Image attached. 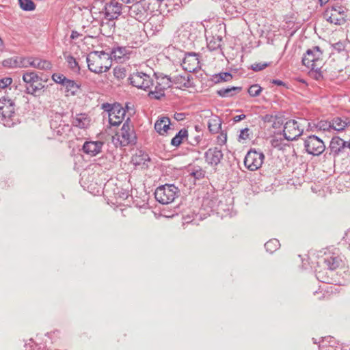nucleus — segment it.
Here are the masks:
<instances>
[{"mask_svg":"<svg viewBox=\"0 0 350 350\" xmlns=\"http://www.w3.org/2000/svg\"><path fill=\"white\" fill-rule=\"evenodd\" d=\"M125 109L120 104L117 105V110L109 114V122L111 126L119 125L124 118Z\"/></svg>","mask_w":350,"mask_h":350,"instance_id":"aec40b11","label":"nucleus"},{"mask_svg":"<svg viewBox=\"0 0 350 350\" xmlns=\"http://www.w3.org/2000/svg\"><path fill=\"white\" fill-rule=\"evenodd\" d=\"M330 122L332 130L340 131L350 124V119L345 118V120H342L341 118L336 117L333 118Z\"/></svg>","mask_w":350,"mask_h":350,"instance_id":"b1692460","label":"nucleus"},{"mask_svg":"<svg viewBox=\"0 0 350 350\" xmlns=\"http://www.w3.org/2000/svg\"><path fill=\"white\" fill-rule=\"evenodd\" d=\"M4 49V43L1 38L0 37V52Z\"/></svg>","mask_w":350,"mask_h":350,"instance_id":"e2e57ef3","label":"nucleus"},{"mask_svg":"<svg viewBox=\"0 0 350 350\" xmlns=\"http://www.w3.org/2000/svg\"><path fill=\"white\" fill-rule=\"evenodd\" d=\"M179 189L174 185L165 184L157 188L154 192L156 200L163 204H168L178 197Z\"/></svg>","mask_w":350,"mask_h":350,"instance_id":"20e7f679","label":"nucleus"},{"mask_svg":"<svg viewBox=\"0 0 350 350\" xmlns=\"http://www.w3.org/2000/svg\"><path fill=\"white\" fill-rule=\"evenodd\" d=\"M250 129L248 128H245L241 130L240 134L239 135L238 140L239 142L245 141L250 137Z\"/></svg>","mask_w":350,"mask_h":350,"instance_id":"49530a36","label":"nucleus"},{"mask_svg":"<svg viewBox=\"0 0 350 350\" xmlns=\"http://www.w3.org/2000/svg\"><path fill=\"white\" fill-rule=\"evenodd\" d=\"M280 246L279 241L275 239H271L265 244V250L271 254L276 251Z\"/></svg>","mask_w":350,"mask_h":350,"instance_id":"473e14b6","label":"nucleus"},{"mask_svg":"<svg viewBox=\"0 0 350 350\" xmlns=\"http://www.w3.org/2000/svg\"><path fill=\"white\" fill-rule=\"evenodd\" d=\"M341 259L338 256H329L324 258L325 266L330 270H335L340 266Z\"/></svg>","mask_w":350,"mask_h":350,"instance_id":"cd10ccee","label":"nucleus"},{"mask_svg":"<svg viewBox=\"0 0 350 350\" xmlns=\"http://www.w3.org/2000/svg\"><path fill=\"white\" fill-rule=\"evenodd\" d=\"M200 136H198V137H196L194 140H195V143H191L190 142V144L193 146H196V144H198V142H200Z\"/></svg>","mask_w":350,"mask_h":350,"instance_id":"052dcab7","label":"nucleus"},{"mask_svg":"<svg viewBox=\"0 0 350 350\" xmlns=\"http://www.w3.org/2000/svg\"><path fill=\"white\" fill-rule=\"evenodd\" d=\"M303 64L308 68L321 69L323 64V52L317 46L306 51L302 58Z\"/></svg>","mask_w":350,"mask_h":350,"instance_id":"423d86ee","label":"nucleus"},{"mask_svg":"<svg viewBox=\"0 0 350 350\" xmlns=\"http://www.w3.org/2000/svg\"><path fill=\"white\" fill-rule=\"evenodd\" d=\"M175 5H178L179 4H178V2H176V3H175Z\"/></svg>","mask_w":350,"mask_h":350,"instance_id":"774afa93","label":"nucleus"},{"mask_svg":"<svg viewBox=\"0 0 350 350\" xmlns=\"http://www.w3.org/2000/svg\"><path fill=\"white\" fill-rule=\"evenodd\" d=\"M31 59H34L33 57H28L27 59L25 58H21V60L20 62H22V64H25L26 65L29 66V63L31 62Z\"/></svg>","mask_w":350,"mask_h":350,"instance_id":"13d9d810","label":"nucleus"},{"mask_svg":"<svg viewBox=\"0 0 350 350\" xmlns=\"http://www.w3.org/2000/svg\"><path fill=\"white\" fill-rule=\"evenodd\" d=\"M147 27H150L154 31H159L163 27L161 24V16H152L148 19L146 24Z\"/></svg>","mask_w":350,"mask_h":350,"instance_id":"c85d7f7f","label":"nucleus"},{"mask_svg":"<svg viewBox=\"0 0 350 350\" xmlns=\"http://www.w3.org/2000/svg\"><path fill=\"white\" fill-rule=\"evenodd\" d=\"M154 3V0H141L129 7L128 13L130 16L139 22L146 21L152 10L150 6Z\"/></svg>","mask_w":350,"mask_h":350,"instance_id":"7ed1b4c3","label":"nucleus"},{"mask_svg":"<svg viewBox=\"0 0 350 350\" xmlns=\"http://www.w3.org/2000/svg\"><path fill=\"white\" fill-rule=\"evenodd\" d=\"M103 144L101 141H88L84 143L82 149L86 154L94 157L101 152Z\"/></svg>","mask_w":350,"mask_h":350,"instance_id":"a211bd4d","label":"nucleus"},{"mask_svg":"<svg viewBox=\"0 0 350 350\" xmlns=\"http://www.w3.org/2000/svg\"><path fill=\"white\" fill-rule=\"evenodd\" d=\"M23 80L25 83L26 93L35 95L37 92L44 88L42 79L35 71H27L23 75Z\"/></svg>","mask_w":350,"mask_h":350,"instance_id":"0eeeda50","label":"nucleus"},{"mask_svg":"<svg viewBox=\"0 0 350 350\" xmlns=\"http://www.w3.org/2000/svg\"><path fill=\"white\" fill-rule=\"evenodd\" d=\"M16 105L13 100L3 97L0 99V122L6 126L14 124Z\"/></svg>","mask_w":350,"mask_h":350,"instance_id":"39448f33","label":"nucleus"},{"mask_svg":"<svg viewBox=\"0 0 350 350\" xmlns=\"http://www.w3.org/2000/svg\"><path fill=\"white\" fill-rule=\"evenodd\" d=\"M165 90V88H163L162 86L159 85V83H158V81H157L154 90H150L149 95H152L153 97L156 99H160L162 96H164Z\"/></svg>","mask_w":350,"mask_h":350,"instance_id":"e433bc0d","label":"nucleus"},{"mask_svg":"<svg viewBox=\"0 0 350 350\" xmlns=\"http://www.w3.org/2000/svg\"><path fill=\"white\" fill-rule=\"evenodd\" d=\"M191 175L196 178V179H200L204 177V173L202 170H197L196 172H193L191 173Z\"/></svg>","mask_w":350,"mask_h":350,"instance_id":"864d4df0","label":"nucleus"},{"mask_svg":"<svg viewBox=\"0 0 350 350\" xmlns=\"http://www.w3.org/2000/svg\"><path fill=\"white\" fill-rule=\"evenodd\" d=\"M283 133L286 139L293 141L303 133V129L299 127L296 120H290L285 123Z\"/></svg>","mask_w":350,"mask_h":350,"instance_id":"f8f14e48","label":"nucleus"},{"mask_svg":"<svg viewBox=\"0 0 350 350\" xmlns=\"http://www.w3.org/2000/svg\"><path fill=\"white\" fill-rule=\"evenodd\" d=\"M66 116L62 113H55L50 121V126L57 135L70 131L69 124L64 119Z\"/></svg>","mask_w":350,"mask_h":350,"instance_id":"ddd939ff","label":"nucleus"},{"mask_svg":"<svg viewBox=\"0 0 350 350\" xmlns=\"http://www.w3.org/2000/svg\"><path fill=\"white\" fill-rule=\"evenodd\" d=\"M329 0H319L321 5H325L328 2Z\"/></svg>","mask_w":350,"mask_h":350,"instance_id":"69168bd1","label":"nucleus"},{"mask_svg":"<svg viewBox=\"0 0 350 350\" xmlns=\"http://www.w3.org/2000/svg\"><path fill=\"white\" fill-rule=\"evenodd\" d=\"M221 150L217 147L209 148L204 154L206 161L211 165H217L223 158Z\"/></svg>","mask_w":350,"mask_h":350,"instance_id":"f3484780","label":"nucleus"},{"mask_svg":"<svg viewBox=\"0 0 350 350\" xmlns=\"http://www.w3.org/2000/svg\"><path fill=\"white\" fill-rule=\"evenodd\" d=\"M271 83L277 85H285V83L279 79H273Z\"/></svg>","mask_w":350,"mask_h":350,"instance_id":"bf43d9fd","label":"nucleus"},{"mask_svg":"<svg viewBox=\"0 0 350 350\" xmlns=\"http://www.w3.org/2000/svg\"><path fill=\"white\" fill-rule=\"evenodd\" d=\"M52 79L56 83L61 84L62 86L68 79L64 75L59 73H54L52 75Z\"/></svg>","mask_w":350,"mask_h":350,"instance_id":"c03bdc74","label":"nucleus"},{"mask_svg":"<svg viewBox=\"0 0 350 350\" xmlns=\"http://www.w3.org/2000/svg\"><path fill=\"white\" fill-rule=\"evenodd\" d=\"M65 59L68 63V67L73 71L79 72L80 67L76 59L71 55H64Z\"/></svg>","mask_w":350,"mask_h":350,"instance_id":"72a5a7b5","label":"nucleus"},{"mask_svg":"<svg viewBox=\"0 0 350 350\" xmlns=\"http://www.w3.org/2000/svg\"><path fill=\"white\" fill-rule=\"evenodd\" d=\"M345 10L340 6L332 7L330 10H326L325 17L327 21L335 25H343L346 22Z\"/></svg>","mask_w":350,"mask_h":350,"instance_id":"9b49d317","label":"nucleus"},{"mask_svg":"<svg viewBox=\"0 0 350 350\" xmlns=\"http://www.w3.org/2000/svg\"><path fill=\"white\" fill-rule=\"evenodd\" d=\"M232 75L228 72H221L218 74L213 75L211 80L215 83H219L221 82H228L231 81Z\"/></svg>","mask_w":350,"mask_h":350,"instance_id":"7c9ffc66","label":"nucleus"},{"mask_svg":"<svg viewBox=\"0 0 350 350\" xmlns=\"http://www.w3.org/2000/svg\"><path fill=\"white\" fill-rule=\"evenodd\" d=\"M117 105L118 104L111 105L109 103H105L102 105V109H104L105 111H107L109 115L111 112L116 111L117 110Z\"/></svg>","mask_w":350,"mask_h":350,"instance_id":"a18cd8bd","label":"nucleus"},{"mask_svg":"<svg viewBox=\"0 0 350 350\" xmlns=\"http://www.w3.org/2000/svg\"><path fill=\"white\" fill-rule=\"evenodd\" d=\"M105 14L107 19L112 21L118 18L122 12V5L115 1L107 3L105 7Z\"/></svg>","mask_w":350,"mask_h":350,"instance_id":"dca6fc26","label":"nucleus"},{"mask_svg":"<svg viewBox=\"0 0 350 350\" xmlns=\"http://www.w3.org/2000/svg\"><path fill=\"white\" fill-rule=\"evenodd\" d=\"M221 126V121L217 118L210 120L208 123V129L211 133H217Z\"/></svg>","mask_w":350,"mask_h":350,"instance_id":"c9c22d12","label":"nucleus"},{"mask_svg":"<svg viewBox=\"0 0 350 350\" xmlns=\"http://www.w3.org/2000/svg\"><path fill=\"white\" fill-rule=\"evenodd\" d=\"M264 159L265 155L262 152L251 150L245 157L244 164L248 170L255 171L261 167Z\"/></svg>","mask_w":350,"mask_h":350,"instance_id":"9d476101","label":"nucleus"},{"mask_svg":"<svg viewBox=\"0 0 350 350\" xmlns=\"http://www.w3.org/2000/svg\"><path fill=\"white\" fill-rule=\"evenodd\" d=\"M113 75L118 79H122L126 77V69L122 66H116L113 68Z\"/></svg>","mask_w":350,"mask_h":350,"instance_id":"79ce46f5","label":"nucleus"},{"mask_svg":"<svg viewBox=\"0 0 350 350\" xmlns=\"http://www.w3.org/2000/svg\"><path fill=\"white\" fill-rule=\"evenodd\" d=\"M130 118H128L123 124L120 131L113 137L112 142L116 146H126L136 142V135L133 126L130 124Z\"/></svg>","mask_w":350,"mask_h":350,"instance_id":"f03ea898","label":"nucleus"},{"mask_svg":"<svg viewBox=\"0 0 350 350\" xmlns=\"http://www.w3.org/2000/svg\"><path fill=\"white\" fill-rule=\"evenodd\" d=\"M129 53V49L124 46H118L111 50L109 55L111 60L114 59L116 61L122 62V59H124Z\"/></svg>","mask_w":350,"mask_h":350,"instance_id":"5701e85b","label":"nucleus"},{"mask_svg":"<svg viewBox=\"0 0 350 350\" xmlns=\"http://www.w3.org/2000/svg\"><path fill=\"white\" fill-rule=\"evenodd\" d=\"M183 68L189 72H196L200 68V61L196 53H188L182 63Z\"/></svg>","mask_w":350,"mask_h":350,"instance_id":"2eb2a0df","label":"nucleus"},{"mask_svg":"<svg viewBox=\"0 0 350 350\" xmlns=\"http://www.w3.org/2000/svg\"><path fill=\"white\" fill-rule=\"evenodd\" d=\"M268 66L267 63H256L252 65V69L258 72L265 69Z\"/></svg>","mask_w":350,"mask_h":350,"instance_id":"8fccbe9b","label":"nucleus"},{"mask_svg":"<svg viewBox=\"0 0 350 350\" xmlns=\"http://www.w3.org/2000/svg\"><path fill=\"white\" fill-rule=\"evenodd\" d=\"M86 62L88 69L94 73L105 72L111 66V60L109 53L104 51H92L90 53Z\"/></svg>","mask_w":350,"mask_h":350,"instance_id":"f257e3e1","label":"nucleus"},{"mask_svg":"<svg viewBox=\"0 0 350 350\" xmlns=\"http://www.w3.org/2000/svg\"><path fill=\"white\" fill-rule=\"evenodd\" d=\"M262 88L258 84L252 85L248 89V93L251 96H257L262 92Z\"/></svg>","mask_w":350,"mask_h":350,"instance_id":"37998d69","label":"nucleus"},{"mask_svg":"<svg viewBox=\"0 0 350 350\" xmlns=\"http://www.w3.org/2000/svg\"><path fill=\"white\" fill-rule=\"evenodd\" d=\"M150 159L148 154L142 153L140 152L139 154H135L132 158V161L135 165H146L147 161H149Z\"/></svg>","mask_w":350,"mask_h":350,"instance_id":"2f4dec72","label":"nucleus"},{"mask_svg":"<svg viewBox=\"0 0 350 350\" xmlns=\"http://www.w3.org/2000/svg\"><path fill=\"white\" fill-rule=\"evenodd\" d=\"M227 140V135L221 132L220 135L217 136V144L219 145H224L226 144Z\"/></svg>","mask_w":350,"mask_h":350,"instance_id":"3c124183","label":"nucleus"},{"mask_svg":"<svg viewBox=\"0 0 350 350\" xmlns=\"http://www.w3.org/2000/svg\"><path fill=\"white\" fill-rule=\"evenodd\" d=\"M347 145V141L338 136L333 137L329 146L330 154H332L334 157H338L347 154L348 147Z\"/></svg>","mask_w":350,"mask_h":350,"instance_id":"4468645a","label":"nucleus"},{"mask_svg":"<svg viewBox=\"0 0 350 350\" xmlns=\"http://www.w3.org/2000/svg\"><path fill=\"white\" fill-rule=\"evenodd\" d=\"M12 82V79L10 77H5L0 79V88L4 89L10 85Z\"/></svg>","mask_w":350,"mask_h":350,"instance_id":"09e8293b","label":"nucleus"},{"mask_svg":"<svg viewBox=\"0 0 350 350\" xmlns=\"http://www.w3.org/2000/svg\"><path fill=\"white\" fill-rule=\"evenodd\" d=\"M191 75L188 73L184 75H176L172 77V84H174L178 88H188L192 86L190 79Z\"/></svg>","mask_w":350,"mask_h":350,"instance_id":"6ab92c4d","label":"nucleus"},{"mask_svg":"<svg viewBox=\"0 0 350 350\" xmlns=\"http://www.w3.org/2000/svg\"><path fill=\"white\" fill-rule=\"evenodd\" d=\"M174 118L177 121H181L183 120L185 118V115L183 113H176L174 116Z\"/></svg>","mask_w":350,"mask_h":350,"instance_id":"5fc2aeb1","label":"nucleus"},{"mask_svg":"<svg viewBox=\"0 0 350 350\" xmlns=\"http://www.w3.org/2000/svg\"><path fill=\"white\" fill-rule=\"evenodd\" d=\"M241 90V87H230L227 88H221L217 91V94L222 98L232 97Z\"/></svg>","mask_w":350,"mask_h":350,"instance_id":"a878e982","label":"nucleus"},{"mask_svg":"<svg viewBox=\"0 0 350 350\" xmlns=\"http://www.w3.org/2000/svg\"><path fill=\"white\" fill-rule=\"evenodd\" d=\"M170 120L168 117H161L154 124V129L159 134L164 135L170 129Z\"/></svg>","mask_w":350,"mask_h":350,"instance_id":"412c9836","label":"nucleus"},{"mask_svg":"<svg viewBox=\"0 0 350 350\" xmlns=\"http://www.w3.org/2000/svg\"><path fill=\"white\" fill-rule=\"evenodd\" d=\"M77 36H78V33H77V31H73L72 32V33H71V36H70V38H71L72 39H75L76 38H77Z\"/></svg>","mask_w":350,"mask_h":350,"instance_id":"0e129e2a","label":"nucleus"},{"mask_svg":"<svg viewBox=\"0 0 350 350\" xmlns=\"http://www.w3.org/2000/svg\"><path fill=\"white\" fill-rule=\"evenodd\" d=\"M306 152L313 156L321 154L325 150L323 141L316 135H310L304 140Z\"/></svg>","mask_w":350,"mask_h":350,"instance_id":"1a4fd4ad","label":"nucleus"},{"mask_svg":"<svg viewBox=\"0 0 350 350\" xmlns=\"http://www.w3.org/2000/svg\"><path fill=\"white\" fill-rule=\"evenodd\" d=\"M21 8L25 11H33L36 8L35 3L31 0H18Z\"/></svg>","mask_w":350,"mask_h":350,"instance_id":"4c0bfd02","label":"nucleus"},{"mask_svg":"<svg viewBox=\"0 0 350 350\" xmlns=\"http://www.w3.org/2000/svg\"><path fill=\"white\" fill-rule=\"evenodd\" d=\"M80 85L76 83L75 81L71 79H67L65 83L63 85L64 88V91L66 93V95H76L77 92L80 88Z\"/></svg>","mask_w":350,"mask_h":350,"instance_id":"393cba45","label":"nucleus"},{"mask_svg":"<svg viewBox=\"0 0 350 350\" xmlns=\"http://www.w3.org/2000/svg\"><path fill=\"white\" fill-rule=\"evenodd\" d=\"M333 49L337 52L340 53L341 51H345V42L339 41L336 43L332 44Z\"/></svg>","mask_w":350,"mask_h":350,"instance_id":"de8ad7c7","label":"nucleus"},{"mask_svg":"<svg viewBox=\"0 0 350 350\" xmlns=\"http://www.w3.org/2000/svg\"><path fill=\"white\" fill-rule=\"evenodd\" d=\"M129 80L133 86L144 90H149L154 86L152 77L143 72H133L130 75Z\"/></svg>","mask_w":350,"mask_h":350,"instance_id":"6e6552de","label":"nucleus"},{"mask_svg":"<svg viewBox=\"0 0 350 350\" xmlns=\"http://www.w3.org/2000/svg\"><path fill=\"white\" fill-rule=\"evenodd\" d=\"M221 40L222 39L219 36H217V38L213 37L212 40L208 42L207 47L211 51L217 50L220 48Z\"/></svg>","mask_w":350,"mask_h":350,"instance_id":"58836bf2","label":"nucleus"},{"mask_svg":"<svg viewBox=\"0 0 350 350\" xmlns=\"http://www.w3.org/2000/svg\"><path fill=\"white\" fill-rule=\"evenodd\" d=\"M273 118V116L267 114L262 117V120L265 122H271L272 121Z\"/></svg>","mask_w":350,"mask_h":350,"instance_id":"4d7b16f0","label":"nucleus"},{"mask_svg":"<svg viewBox=\"0 0 350 350\" xmlns=\"http://www.w3.org/2000/svg\"><path fill=\"white\" fill-rule=\"evenodd\" d=\"M315 126L319 131H330L332 130L331 122L327 120H321L318 122Z\"/></svg>","mask_w":350,"mask_h":350,"instance_id":"a19ab883","label":"nucleus"},{"mask_svg":"<svg viewBox=\"0 0 350 350\" xmlns=\"http://www.w3.org/2000/svg\"><path fill=\"white\" fill-rule=\"evenodd\" d=\"M188 138V131L185 129H180L178 133L172 139L171 145L174 147L179 146L181 143Z\"/></svg>","mask_w":350,"mask_h":350,"instance_id":"bb28decb","label":"nucleus"},{"mask_svg":"<svg viewBox=\"0 0 350 350\" xmlns=\"http://www.w3.org/2000/svg\"><path fill=\"white\" fill-rule=\"evenodd\" d=\"M246 118V116L245 114H241L239 116H236L233 118V121L234 122H238L242 120H244Z\"/></svg>","mask_w":350,"mask_h":350,"instance_id":"6e6d98bb","label":"nucleus"},{"mask_svg":"<svg viewBox=\"0 0 350 350\" xmlns=\"http://www.w3.org/2000/svg\"><path fill=\"white\" fill-rule=\"evenodd\" d=\"M90 118L85 113H79L72 118V126L79 129H86L90 126Z\"/></svg>","mask_w":350,"mask_h":350,"instance_id":"4be33fe9","label":"nucleus"},{"mask_svg":"<svg viewBox=\"0 0 350 350\" xmlns=\"http://www.w3.org/2000/svg\"><path fill=\"white\" fill-rule=\"evenodd\" d=\"M159 85L162 86L165 90L170 88L172 85V77L163 76L157 79Z\"/></svg>","mask_w":350,"mask_h":350,"instance_id":"ea45409f","label":"nucleus"},{"mask_svg":"<svg viewBox=\"0 0 350 350\" xmlns=\"http://www.w3.org/2000/svg\"><path fill=\"white\" fill-rule=\"evenodd\" d=\"M321 69H316V70L311 69L312 75L317 80H320L321 79L323 78V75H322V72H321Z\"/></svg>","mask_w":350,"mask_h":350,"instance_id":"603ef678","label":"nucleus"},{"mask_svg":"<svg viewBox=\"0 0 350 350\" xmlns=\"http://www.w3.org/2000/svg\"><path fill=\"white\" fill-rule=\"evenodd\" d=\"M347 147H348V150H350V140L349 141H347Z\"/></svg>","mask_w":350,"mask_h":350,"instance_id":"338daca9","label":"nucleus"},{"mask_svg":"<svg viewBox=\"0 0 350 350\" xmlns=\"http://www.w3.org/2000/svg\"><path fill=\"white\" fill-rule=\"evenodd\" d=\"M29 66L41 70H49L52 66L50 62L38 58H34V59H31V62L29 63Z\"/></svg>","mask_w":350,"mask_h":350,"instance_id":"c756f323","label":"nucleus"},{"mask_svg":"<svg viewBox=\"0 0 350 350\" xmlns=\"http://www.w3.org/2000/svg\"><path fill=\"white\" fill-rule=\"evenodd\" d=\"M3 66L8 67V68H16V67L27 68V65H26L25 64H22V62H18L17 59H13V58L5 59L3 62Z\"/></svg>","mask_w":350,"mask_h":350,"instance_id":"f704fd0d","label":"nucleus"},{"mask_svg":"<svg viewBox=\"0 0 350 350\" xmlns=\"http://www.w3.org/2000/svg\"><path fill=\"white\" fill-rule=\"evenodd\" d=\"M25 350H35L30 344H25Z\"/></svg>","mask_w":350,"mask_h":350,"instance_id":"680f3d73","label":"nucleus"}]
</instances>
